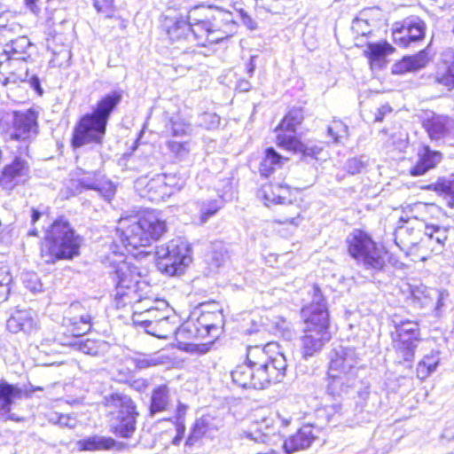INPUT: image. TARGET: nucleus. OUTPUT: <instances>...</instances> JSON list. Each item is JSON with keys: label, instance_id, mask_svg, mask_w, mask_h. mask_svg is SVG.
Wrapping results in <instances>:
<instances>
[{"label": "nucleus", "instance_id": "obj_27", "mask_svg": "<svg viewBox=\"0 0 454 454\" xmlns=\"http://www.w3.org/2000/svg\"><path fill=\"white\" fill-rule=\"evenodd\" d=\"M419 160L410 170L411 176H419L424 175L430 168H434L442 160V153L433 151L428 145L423 146L419 151Z\"/></svg>", "mask_w": 454, "mask_h": 454}, {"label": "nucleus", "instance_id": "obj_34", "mask_svg": "<svg viewBox=\"0 0 454 454\" xmlns=\"http://www.w3.org/2000/svg\"><path fill=\"white\" fill-rule=\"evenodd\" d=\"M177 323L176 317L170 316V313H168L164 318L156 322L153 326L150 327L146 333L159 339H168L172 334L176 333Z\"/></svg>", "mask_w": 454, "mask_h": 454}, {"label": "nucleus", "instance_id": "obj_24", "mask_svg": "<svg viewBox=\"0 0 454 454\" xmlns=\"http://www.w3.org/2000/svg\"><path fill=\"white\" fill-rule=\"evenodd\" d=\"M277 145L284 149L301 153L303 156L317 157L322 148L317 145H308L297 139L296 136L293 134L286 135L279 133L277 136Z\"/></svg>", "mask_w": 454, "mask_h": 454}, {"label": "nucleus", "instance_id": "obj_1", "mask_svg": "<svg viewBox=\"0 0 454 454\" xmlns=\"http://www.w3.org/2000/svg\"><path fill=\"white\" fill-rule=\"evenodd\" d=\"M163 26L173 43L206 46L227 38L233 20L231 13L223 9L198 5L191 8L185 17L166 18Z\"/></svg>", "mask_w": 454, "mask_h": 454}, {"label": "nucleus", "instance_id": "obj_42", "mask_svg": "<svg viewBox=\"0 0 454 454\" xmlns=\"http://www.w3.org/2000/svg\"><path fill=\"white\" fill-rule=\"evenodd\" d=\"M193 318H190L180 327L177 326L176 334L183 340H203L207 337V331L196 326Z\"/></svg>", "mask_w": 454, "mask_h": 454}, {"label": "nucleus", "instance_id": "obj_16", "mask_svg": "<svg viewBox=\"0 0 454 454\" xmlns=\"http://www.w3.org/2000/svg\"><path fill=\"white\" fill-rule=\"evenodd\" d=\"M28 397L29 394H27L26 389L4 380L0 381V419L3 420L20 421L21 419L11 411L12 405L17 400Z\"/></svg>", "mask_w": 454, "mask_h": 454}, {"label": "nucleus", "instance_id": "obj_46", "mask_svg": "<svg viewBox=\"0 0 454 454\" xmlns=\"http://www.w3.org/2000/svg\"><path fill=\"white\" fill-rule=\"evenodd\" d=\"M285 159L278 153L273 148H267L265 157L260 165V172L262 176H268L271 171L279 167Z\"/></svg>", "mask_w": 454, "mask_h": 454}, {"label": "nucleus", "instance_id": "obj_44", "mask_svg": "<svg viewBox=\"0 0 454 454\" xmlns=\"http://www.w3.org/2000/svg\"><path fill=\"white\" fill-rule=\"evenodd\" d=\"M439 353L437 351H431L430 354L426 355L424 358L418 364L417 374L420 379H426L432 372H434L439 364Z\"/></svg>", "mask_w": 454, "mask_h": 454}, {"label": "nucleus", "instance_id": "obj_21", "mask_svg": "<svg viewBox=\"0 0 454 454\" xmlns=\"http://www.w3.org/2000/svg\"><path fill=\"white\" fill-rule=\"evenodd\" d=\"M78 183L79 185L85 190H94L98 192V194L107 201H110L116 192L114 184L97 173H91L79 178Z\"/></svg>", "mask_w": 454, "mask_h": 454}, {"label": "nucleus", "instance_id": "obj_54", "mask_svg": "<svg viewBox=\"0 0 454 454\" xmlns=\"http://www.w3.org/2000/svg\"><path fill=\"white\" fill-rule=\"evenodd\" d=\"M410 31V39L413 42L422 40L425 35V25L424 22L419 19H411L407 20Z\"/></svg>", "mask_w": 454, "mask_h": 454}, {"label": "nucleus", "instance_id": "obj_40", "mask_svg": "<svg viewBox=\"0 0 454 454\" xmlns=\"http://www.w3.org/2000/svg\"><path fill=\"white\" fill-rule=\"evenodd\" d=\"M413 296L421 301L423 305H427L429 301L436 300L435 310L438 313L443 306V299L448 295L445 292L422 286L412 292Z\"/></svg>", "mask_w": 454, "mask_h": 454}, {"label": "nucleus", "instance_id": "obj_8", "mask_svg": "<svg viewBox=\"0 0 454 454\" xmlns=\"http://www.w3.org/2000/svg\"><path fill=\"white\" fill-rule=\"evenodd\" d=\"M158 269L168 275L177 276L184 272L192 262V247L184 239H176L157 247Z\"/></svg>", "mask_w": 454, "mask_h": 454}, {"label": "nucleus", "instance_id": "obj_10", "mask_svg": "<svg viewBox=\"0 0 454 454\" xmlns=\"http://www.w3.org/2000/svg\"><path fill=\"white\" fill-rule=\"evenodd\" d=\"M348 253L366 270H380L385 266V253L365 232L355 230L348 238Z\"/></svg>", "mask_w": 454, "mask_h": 454}, {"label": "nucleus", "instance_id": "obj_41", "mask_svg": "<svg viewBox=\"0 0 454 454\" xmlns=\"http://www.w3.org/2000/svg\"><path fill=\"white\" fill-rule=\"evenodd\" d=\"M70 344L76 346L78 350L81 352L93 356H101L107 352L109 348L107 342L90 339L78 340L77 341Z\"/></svg>", "mask_w": 454, "mask_h": 454}, {"label": "nucleus", "instance_id": "obj_60", "mask_svg": "<svg viewBox=\"0 0 454 454\" xmlns=\"http://www.w3.org/2000/svg\"><path fill=\"white\" fill-rule=\"evenodd\" d=\"M55 417L58 419L57 425L61 427L74 428L76 425L75 419L67 414L55 413Z\"/></svg>", "mask_w": 454, "mask_h": 454}, {"label": "nucleus", "instance_id": "obj_56", "mask_svg": "<svg viewBox=\"0 0 454 454\" xmlns=\"http://www.w3.org/2000/svg\"><path fill=\"white\" fill-rule=\"evenodd\" d=\"M437 186L440 191L446 193L453 200L449 201L448 205L451 207H454V174H452L450 178L438 183Z\"/></svg>", "mask_w": 454, "mask_h": 454}, {"label": "nucleus", "instance_id": "obj_17", "mask_svg": "<svg viewBox=\"0 0 454 454\" xmlns=\"http://www.w3.org/2000/svg\"><path fill=\"white\" fill-rule=\"evenodd\" d=\"M28 172L27 162L20 157H15L12 163L4 168L0 176V186L5 190H12L27 179Z\"/></svg>", "mask_w": 454, "mask_h": 454}, {"label": "nucleus", "instance_id": "obj_47", "mask_svg": "<svg viewBox=\"0 0 454 454\" xmlns=\"http://www.w3.org/2000/svg\"><path fill=\"white\" fill-rule=\"evenodd\" d=\"M223 206L221 199L203 200L200 203V221L203 224L215 215Z\"/></svg>", "mask_w": 454, "mask_h": 454}, {"label": "nucleus", "instance_id": "obj_61", "mask_svg": "<svg viewBox=\"0 0 454 454\" xmlns=\"http://www.w3.org/2000/svg\"><path fill=\"white\" fill-rule=\"evenodd\" d=\"M309 305L327 307L323 294L317 286H312V300Z\"/></svg>", "mask_w": 454, "mask_h": 454}, {"label": "nucleus", "instance_id": "obj_12", "mask_svg": "<svg viewBox=\"0 0 454 454\" xmlns=\"http://www.w3.org/2000/svg\"><path fill=\"white\" fill-rule=\"evenodd\" d=\"M224 427V415L219 410H212L196 418L186 440V445H193L203 437L213 439Z\"/></svg>", "mask_w": 454, "mask_h": 454}, {"label": "nucleus", "instance_id": "obj_23", "mask_svg": "<svg viewBox=\"0 0 454 454\" xmlns=\"http://www.w3.org/2000/svg\"><path fill=\"white\" fill-rule=\"evenodd\" d=\"M331 339L329 331L317 332L306 331L301 339V350L304 359L313 356L320 352L324 345Z\"/></svg>", "mask_w": 454, "mask_h": 454}, {"label": "nucleus", "instance_id": "obj_25", "mask_svg": "<svg viewBox=\"0 0 454 454\" xmlns=\"http://www.w3.org/2000/svg\"><path fill=\"white\" fill-rule=\"evenodd\" d=\"M429 61L430 58L427 51L423 50L415 55L403 57L402 60L394 64L392 73L394 74H403L415 72L425 67Z\"/></svg>", "mask_w": 454, "mask_h": 454}, {"label": "nucleus", "instance_id": "obj_4", "mask_svg": "<svg viewBox=\"0 0 454 454\" xmlns=\"http://www.w3.org/2000/svg\"><path fill=\"white\" fill-rule=\"evenodd\" d=\"M121 98V91H112L97 103L92 113L83 115L74 129L72 146L79 148L87 145H102L109 117Z\"/></svg>", "mask_w": 454, "mask_h": 454}, {"label": "nucleus", "instance_id": "obj_31", "mask_svg": "<svg viewBox=\"0 0 454 454\" xmlns=\"http://www.w3.org/2000/svg\"><path fill=\"white\" fill-rule=\"evenodd\" d=\"M7 328L13 333L22 331L30 334L37 329V323L29 311L20 310L7 320Z\"/></svg>", "mask_w": 454, "mask_h": 454}, {"label": "nucleus", "instance_id": "obj_59", "mask_svg": "<svg viewBox=\"0 0 454 454\" xmlns=\"http://www.w3.org/2000/svg\"><path fill=\"white\" fill-rule=\"evenodd\" d=\"M364 168V162L357 158L349 159L346 163L347 171L351 175L359 173Z\"/></svg>", "mask_w": 454, "mask_h": 454}, {"label": "nucleus", "instance_id": "obj_7", "mask_svg": "<svg viewBox=\"0 0 454 454\" xmlns=\"http://www.w3.org/2000/svg\"><path fill=\"white\" fill-rule=\"evenodd\" d=\"M105 406L114 414L110 421V431L122 438H130L136 431V405L127 395L113 394L105 397Z\"/></svg>", "mask_w": 454, "mask_h": 454}, {"label": "nucleus", "instance_id": "obj_29", "mask_svg": "<svg viewBox=\"0 0 454 454\" xmlns=\"http://www.w3.org/2000/svg\"><path fill=\"white\" fill-rule=\"evenodd\" d=\"M453 121L444 115L433 116L424 121L423 127L428 134L431 140H441L450 132Z\"/></svg>", "mask_w": 454, "mask_h": 454}, {"label": "nucleus", "instance_id": "obj_9", "mask_svg": "<svg viewBox=\"0 0 454 454\" xmlns=\"http://www.w3.org/2000/svg\"><path fill=\"white\" fill-rule=\"evenodd\" d=\"M356 382V375L327 371L326 394L333 399H339L336 403L326 404L323 410L318 411L325 414L328 422H337L342 417L344 406L341 400L354 389Z\"/></svg>", "mask_w": 454, "mask_h": 454}, {"label": "nucleus", "instance_id": "obj_35", "mask_svg": "<svg viewBox=\"0 0 454 454\" xmlns=\"http://www.w3.org/2000/svg\"><path fill=\"white\" fill-rule=\"evenodd\" d=\"M170 403L169 388L162 384L156 387L151 395L150 414L153 416L156 413L168 410Z\"/></svg>", "mask_w": 454, "mask_h": 454}, {"label": "nucleus", "instance_id": "obj_49", "mask_svg": "<svg viewBox=\"0 0 454 454\" xmlns=\"http://www.w3.org/2000/svg\"><path fill=\"white\" fill-rule=\"evenodd\" d=\"M12 276L5 265H0V303L4 301L11 292Z\"/></svg>", "mask_w": 454, "mask_h": 454}, {"label": "nucleus", "instance_id": "obj_63", "mask_svg": "<svg viewBox=\"0 0 454 454\" xmlns=\"http://www.w3.org/2000/svg\"><path fill=\"white\" fill-rule=\"evenodd\" d=\"M38 1L39 0H25V3L27 7L29 8L32 12L36 13L39 11L36 4Z\"/></svg>", "mask_w": 454, "mask_h": 454}, {"label": "nucleus", "instance_id": "obj_50", "mask_svg": "<svg viewBox=\"0 0 454 454\" xmlns=\"http://www.w3.org/2000/svg\"><path fill=\"white\" fill-rule=\"evenodd\" d=\"M282 214L284 215L283 217L278 220L280 223H290L295 226L299 224L298 219L301 215L299 205L289 202L282 208Z\"/></svg>", "mask_w": 454, "mask_h": 454}, {"label": "nucleus", "instance_id": "obj_33", "mask_svg": "<svg viewBox=\"0 0 454 454\" xmlns=\"http://www.w3.org/2000/svg\"><path fill=\"white\" fill-rule=\"evenodd\" d=\"M289 193V187L283 184H268L262 185L258 192V196L263 200L265 206L270 204H282Z\"/></svg>", "mask_w": 454, "mask_h": 454}, {"label": "nucleus", "instance_id": "obj_37", "mask_svg": "<svg viewBox=\"0 0 454 454\" xmlns=\"http://www.w3.org/2000/svg\"><path fill=\"white\" fill-rule=\"evenodd\" d=\"M223 317L221 312H203L199 317L201 329L207 331V337L217 338L223 326Z\"/></svg>", "mask_w": 454, "mask_h": 454}, {"label": "nucleus", "instance_id": "obj_51", "mask_svg": "<svg viewBox=\"0 0 454 454\" xmlns=\"http://www.w3.org/2000/svg\"><path fill=\"white\" fill-rule=\"evenodd\" d=\"M167 146L172 155L178 160H184L186 158L191 151V145L189 141L179 142L176 140H169L167 143Z\"/></svg>", "mask_w": 454, "mask_h": 454}, {"label": "nucleus", "instance_id": "obj_45", "mask_svg": "<svg viewBox=\"0 0 454 454\" xmlns=\"http://www.w3.org/2000/svg\"><path fill=\"white\" fill-rule=\"evenodd\" d=\"M167 130L170 131L175 137H182L190 134L191 121L181 116L180 114H175L170 119L166 126Z\"/></svg>", "mask_w": 454, "mask_h": 454}, {"label": "nucleus", "instance_id": "obj_62", "mask_svg": "<svg viewBox=\"0 0 454 454\" xmlns=\"http://www.w3.org/2000/svg\"><path fill=\"white\" fill-rule=\"evenodd\" d=\"M136 366L138 369H145L148 367L155 366L160 364L157 358L152 356H145L141 358H137L135 360Z\"/></svg>", "mask_w": 454, "mask_h": 454}, {"label": "nucleus", "instance_id": "obj_43", "mask_svg": "<svg viewBox=\"0 0 454 454\" xmlns=\"http://www.w3.org/2000/svg\"><path fill=\"white\" fill-rule=\"evenodd\" d=\"M433 207L434 205H428L423 202H418L413 205H411L407 207V210L404 212L405 216H401L399 222L407 223V221L416 220L418 222H422L424 224H426V215L428 213L429 209Z\"/></svg>", "mask_w": 454, "mask_h": 454}, {"label": "nucleus", "instance_id": "obj_55", "mask_svg": "<svg viewBox=\"0 0 454 454\" xmlns=\"http://www.w3.org/2000/svg\"><path fill=\"white\" fill-rule=\"evenodd\" d=\"M22 280L25 286L32 293H40L43 291V284L36 273L25 272L22 274Z\"/></svg>", "mask_w": 454, "mask_h": 454}, {"label": "nucleus", "instance_id": "obj_18", "mask_svg": "<svg viewBox=\"0 0 454 454\" xmlns=\"http://www.w3.org/2000/svg\"><path fill=\"white\" fill-rule=\"evenodd\" d=\"M289 423V419L270 413L269 416H263L261 421L257 422L258 427L254 431H244L241 435L255 442H265L269 435L274 434L273 427H286Z\"/></svg>", "mask_w": 454, "mask_h": 454}, {"label": "nucleus", "instance_id": "obj_32", "mask_svg": "<svg viewBox=\"0 0 454 454\" xmlns=\"http://www.w3.org/2000/svg\"><path fill=\"white\" fill-rule=\"evenodd\" d=\"M167 179L158 176L148 181L142 196L147 197L152 201H160L170 196L172 191H168L169 183L167 182Z\"/></svg>", "mask_w": 454, "mask_h": 454}, {"label": "nucleus", "instance_id": "obj_48", "mask_svg": "<svg viewBox=\"0 0 454 454\" xmlns=\"http://www.w3.org/2000/svg\"><path fill=\"white\" fill-rule=\"evenodd\" d=\"M327 133L334 143H342L348 137V127L340 120H334L327 129Z\"/></svg>", "mask_w": 454, "mask_h": 454}, {"label": "nucleus", "instance_id": "obj_19", "mask_svg": "<svg viewBox=\"0 0 454 454\" xmlns=\"http://www.w3.org/2000/svg\"><path fill=\"white\" fill-rule=\"evenodd\" d=\"M306 331L323 332L329 328V312L327 307L307 305L301 309Z\"/></svg>", "mask_w": 454, "mask_h": 454}, {"label": "nucleus", "instance_id": "obj_26", "mask_svg": "<svg viewBox=\"0 0 454 454\" xmlns=\"http://www.w3.org/2000/svg\"><path fill=\"white\" fill-rule=\"evenodd\" d=\"M316 435L313 432V427L305 425L299 429L296 434L291 436L284 442V450L286 453L291 454L294 451L309 448Z\"/></svg>", "mask_w": 454, "mask_h": 454}, {"label": "nucleus", "instance_id": "obj_28", "mask_svg": "<svg viewBox=\"0 0 454 454\" xmlns=\"http://www.w3.org/2000/svg\"><path fill=\"white\" fill-rule=\"evenodd\" d=\"M394 47L386 41L369 43L364 54L369 59L372 68H382L387 60L386 58L394 52Z\"/></svg>", "mask_w": 454, "mask_h": 454}, {"label": "nucleus", "instance_id": "obj_52", "mask_svg": "<svg viewBox=\"0 0 454 454\" xmlns=\"http://www.w3.org/2000/svg\"><path fill=\"white\" fill-rule=\"evenodd\" d=\"M424 236L427 239H434L438 244H443L447 239V230L437 225L424 224Z\"/></svg>", "mask_w": 454, "mask_h": 454}, {"label": "nucleus", "instance_id": "obj_13", "mask_svg": "<svg viewBox=\"0 0 454 454\" xmlns=\"http://www.w3.org/2000/svg\"><path fill=\"white\" fill-rule=\"evenodd\" d=\"M38 133L37 114L29 109L22 113H15L12 126L6 131L11 141L30 143Z\"/></svg>", "mask_w": 454, "mask_h": 454}, {"label": "nucleus", "instance_id": "obj_64", "mask_svg": "<svg viewBox=\"0 0 454 454\" xmlns=\"http://www.w3.org/2000/svg\"><path fill=\"white\" fill-rule=\"evenodd\" d=\"M30 84H31V87L34 88L35 90L39 91L40 93H42V89L40 87V81L38 79V77L36 76H32L30 78Z\"/></svg>", "mask_w": 454, "mask_h": 454}, {"label": "nucleus", "instance_id": "obj_57", "mask_svg": "<svg viewBox=\"0 0 454 454\" xmlns=\"http://www.w3.org/2000/svg\"><path fill=\"white\" fill-rule=\"evenodd\" d=\"M220 124V117L213 113H204L200 116V125L207 129L218 127Z\"/></svg>", "mask_w": 454, "mask_h": 454}, {"label": "nucleus", "instance_id": "obj_36", "mask_svg": "<svg viewBox=\"0 0 454 454\" xmlns=\"http://www.w3.org/2000/svg\"><path fill=\"white\" fill-rule=\"evenodd\" d=\"M444 63L447 65L444 71H438L435 82L445 86L448 90L454 89V51L447 50L442 53Z\"/></svg>", "mask_w": 454, "mask_h": 454}, {"label": "nucleus", "instance_id": "obj_38", "mask_svg": "<svg viewBox=\"0 0 454 454\" xmlns=\"http://www.w3.org/2000/svg\"><path fill=\"white\" fill-rule=\"evenodd\" d=\"M63 325L69 327L74 337H80L90 330L91 316L86 313L79 317H64Z\"/></svg>", "mask_w": 454, "mask_h": 454}, {"label": "nucleus", "instance_id": "obj_2", "mask_svg": "<svg viewBox=\"0 0 454 454\" xmlns=\"http://www.w3.org/2000/svg\"><path fill=\"white\" fill-rule=\"evenodd\" d=\"M278 348L276 342L248 347L247 362L237 365L231 372L233 383L242 388L263 389L280 382L286 376L287 364L286 356L276 351Z\"/></svg>", "mask_w": 454, "mask_h": 454}, {"label": "nucleus", "instance_id": "obj_39", "mask_svg": "<svg viewBox=\"0 0 454 454\" xmlns=\"http://www.w3.org/2000/svg\"><path fill=\"white\" fill-rule=\"evenodd\" d=\"M303 118L304 116L301 109H291L276 128L277 136L279 133L286 135L293 134L295 136L296 127L302 122Z\"/></svg>", "mask_w": 454, "mask_h": 454}, {"label": "nucleus", "instance_id": "obj_15", "mask_svg": "<svg viewBox=\"0 0 454 454\" xmlns=\"http://www.w3.org/2000/svg\"><path fill=\"white\" fill-rule=\"evenodd\" d=\"M394 236L395 245L408 254L424 241V223L416 220L402 223L395 228Z\"/></svg>", "mask_w": 454, "mask_h": 454}, {"label": "nucleus", "instance_id": "obj_30", "mask_svg": "<svg viewBox=\"0 0 454 454\" xmlns=\"http://www.w3.org/2000/svg\"><path fill=\"white\" fill-rule=\"evenodd\" d=\"M121 445L122 443L117 442L112 437L98 434L85 437L76 442L77 449L80 451L107 450Z\"/></svg>", "mask_w": 454, "mask_h": 454}, {"label": "nucleus", "instance_id": "obj_58", "mask_svg": "<svg viewBox=\"0 0 454 454\" xmlns=\"http://www.w3.org/2000/svg\"><path fill=\"white\" fill-rule=\"evenodd\" d=\"M352 30L357 35H367L371 33V26L366 20L356 18L353 20Z\"/></svg>", "mask_w": 454, "mask_h": 454}, {"label": "nucleus", "instance_id": "obj_6", "mask_svg": "<svg viewBox=\"0 0 454 454\" xmlns=\"http://www.w3.org/2000/svg\"><path fill=\"white\" fill-rule=\"evenodd\" d=\"M82 242V239L75 234L67 221L56 220L47 231L41 249L42 257L48 263L73 259L79 254Z\"/></svg>", "mask_w": 454, "mask_h": 454}, {"label": "nucleus", "instance_id": "obj_3", "mask_svg": "<svg viewBox=\"0 0 454 454\" xmlns=\"http://www.w3.org/2000/svg\"><path fill=\"white\" fill-rule=\"evenodd\" d=\"M109 262V277L114 285V302L118 309L128 305H138L150 302L148 299H142L138 290L141 286H146L141 281L138 269L127 262L123 251H113L107 258Z\"/></svg>", "mask_w": 454, "mask_h": 454}, {"label": "nucleus", "instance_id": "obj_53", "mask_svg": "<svg viewBox=\"0 0 454 454\" xmlns=\"http://www.w3.org/2000/svg\"><path fill=\"white\" fill-rule=\"evenodd\" d=\"M394 41L403 47L409 46L413 40L410 39V31L407 20H404L400 27H396L393 31Z\"/></svg>", "mask_w": 454, "mask_h": 454}, {"label": "nucleus", "instance_id": "obj_14", "mask_svg": "<svg viewBox=\"0 0 454 454\" xmlns=\"http://www.w3.org/2000/svg\"><path fill=\"white\" fill-rule=\"evenodd\" d=\"M329 359L327 371L357 376L360 358L354 347L339 345L331 350Z\"/></svg>", "mask_w": 454, "mask_h": 454}, {"label": "nucleus", "instance_id": "obj_11", "mask_svg": "<svg viewBox=\"0 0 454 454\" xmlns=\"http://www.w3.org/2000/svg\"><path fill=\"white\" fill-rule=\"evenodd\" d=\"M393 323L395 330L391 332L392 345L399 363H411L421 340L419 323L410 320H394Z\"/></svg>", "mask_w": 454, "mask_h": 454}, {"label": "nucleus", "instance_id": "obj_20", "mask_svg": "<svg viewBox=\"0 0 454 454\" xmlns=\"http://www.w3.org/2000/svg\"><path fill=\"white\" fill-rule=\"evenodd\" d=\"M31 46L26 36L18 37L6 44L4 52L0 55V66H11L14 62L23 63L30 57L27 49Z\"/></svg>", "mask_w": 454, "mask_h": 454}, {"label": "nucleus", "instance_id": "obj_22", "mask_svg": "<svg viewBox=\"0 0 454 454\" xmlns=\"http://www.w3.org/2000/svg\"><path fill=\"white\" fill-rule=\"evenodd\" d=\"M168 313H170V310L168 304L165 301H159L158 306H151L142 311H139L137 308L133 313V323L143 327L146 332Z\"/></svg>", "mask_w": 454, "mask_h": 454}, {"label": "nucleus", "instance_id": "obj_5", "mask_svg": "<svg viewBox=\"0 0 454 454\" xmlns=\"http://www.w3.org/2000/svg\"><path fill=\"white\" fill-rule=\"evenodd\" d=\"M165 221L155 212H146L141 216L121 218L116 229L127 251L147 247L158 240L166 231Z\"/></svg>", "mask_w": 454, "mask_h": 454}]
</instances>
